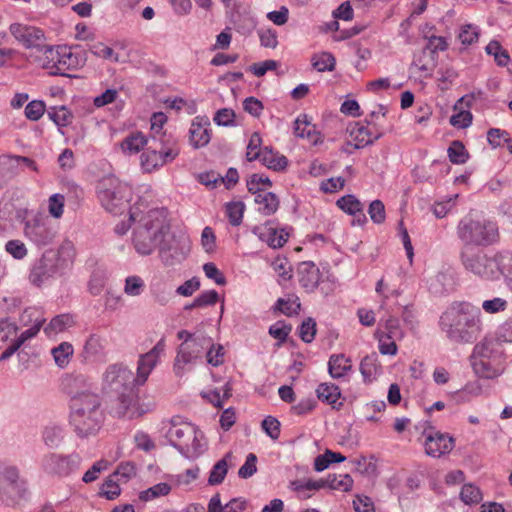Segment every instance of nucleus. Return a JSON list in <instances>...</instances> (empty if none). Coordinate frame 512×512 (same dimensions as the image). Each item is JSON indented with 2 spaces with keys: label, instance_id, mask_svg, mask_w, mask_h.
Masks as SVG:
<instances>
[{
  "label": "nucleus",
  "instance_id": "nucleus-1",
  "mask_svg": "<svg viewBox=\"0 0 512 512\" xmlns=\"http://www.w3.org/2000/svg\"><path fill=\"white\" fill-rule=\"evenodd\" d=\"M165 350V341L160 339L155 346L145 354L139 356L137 373L123 363H113L106 367L102 374V391L116 396L113 412L118 417L133 418L139 416L136 411V393L134 388L142 386L149 375L159 363Z\"/></svg>",
  "mask_w": 512,
  "mask_h": 512
},
{
  "label": "nucleus",
  "instance_id": "nucleus-2",
  "mask_svg": "<svg viewBox=\"0 0 512 512\" xmlns=\"http://www.w3.org/2000/svg\"><path fill=\"white\" fill-rule=\"evenodd\" d=\"M439 327L455 344H471L482 332L481 311L469 302H453L441 314Z\"/></svg>",
  "mask_w": 512,
  "mask_h": 512
},
{
  "label": "nucleus",
  "instance_id": "nucleus-3",
  "mask_svg": "<svg viewBox=\"0 0 512 512\" xmlns=\"http://www.w3.org/2000/svg\"><path fill=\"white\" fill-rule=\"evenodd\" d=\"M68 394L69 423L76 435L80 438L96 435L105 418L100 396L89 389L70 388Z\"/></svg>",
  "mask_w": 512,
  "mask_h": 512
},
{
  "label": "nucleus",
  "instance_id": "nucleus-4",
  "mask_svg": "<svg viewBox=\"0 0 512 512\" xmlns=\"http://www.w3.org/2000/svg\"><path fill=\"white\" fill-rule=\"evenodd\" d=\"M129 219L131 222L138 221L132 242L136 252L142 256L150 255L170 231L164 208L151 209L142 215L139 207L134 206L129 210Z\"/></svg>",
  "mask_w": 512,
  "mask_h": 512
},
{
  "label": "nucleus",
  "instance_id": "nucleus-5",
  "mask_svg": "<svg viewBox=\"0 0 512 512\" xmlns=\"http://www.w3.org/2000/svg\"><path fill=\"white\" fill-rule=\"evenodd\" d=\"M71 243H65L58 250H46L40 259L31 267L29 281L37 287L42 286L50 278L61 275L73 262Z\"/></svg>",
  "mask_w": 512,
  "mask_h": 512
},
{
  "label": "nucleus",
  "instance_id": "nucleus-6",
  "mask_svg": "<svg viewBox=\"0 0 512 512\" xmlns=\"http://www.w3.org/2000/svg\"><path fill=\"white\" fill-rule=\"evenodd\" d=\"M457 235L465 245L489 246L498 240L499 231L496 222L467 215L460 220Z\"/></svg>",
  "mask_w": 512,
  "mask_h": 512
},
{
  "label": "nucleus",
  "instance_id": "nucleus-7",
  "mask_svg": "<svg viewBox=\"0 0 512 512\" xmlns=\"http://www.w3.org/2000/svg\"><path fill=\"white\" fill-rule=\"evenodd\" d=\"M98 198L104 209L112 214H121L132 196L131 187L118 178L110 176L102 179L97 186Z\"/></svg>",
  "mask_w": 512,
  "mask_h": 512
},
{
  "label": "nucleus",
  "instance_id": "nucleus-8",
  "mask_svg": "<svg viewBox=\"0 0 512 512\" xmlns=\"http://www.w3.org/2000/svg\"><path fill=\"white\" fill-rule=\"evenodd\" d=\"M178 154L179 148L175 143L169 145L163 140V136L153 135L146 150L141 154V167L144 172L150 173L173 161Z\"/></svg>",
  "mask_w": 512,
  "mask_h": 512
},
{
  "label": "nucleus",
  "instance_id": "nucleus-9",
  "mask_svg": "<svg viewBox=\"0 0 512 512\" xmlns=\"http://www.w3.org/2000/svg\"><path fill=\"white\" fill-rule=\"evenodd\" d=\"M166 437L174 448H203L207 445L203 432L194 424L181 421L180 417L171 419Z\"/></svg>",
  "mask_w": 512,
  "mask_h": 512
},
{
  "label": "nucleus",
  "instance_id": "nucleus-10",
  "mask_svg": "<svg viewBox=\"0 0 512 512\" xmlns=\"http://www.w3.org/2000/svg\"><path fill=\"white\" fill-rule=\"evenodd\" d=\"M9 31L26 49H36L42 52L47 59L54 60V47L45 43L46 37L42 29L31 25L13 23L10 25Z\"/></svg>",
  "mask_w": 512,
  "mask_h": 512
},
{
  "label": "nucleus",
  "instance_id": "nucleus-11",
  "mask_svg": "<svg viewBox=\"0 0 512 512\" xmlns=\"http://www.w3.org/2000/svg\"><path fill=\"white\" fill-rule=\"evenodd\" d=\"M461 261L465 269L481 278L497 279L498 253L493 257L465 249L461 253Z\"/></svg>",
  "mask_w": 512,
  "mask_h": 512
},
{
  "label": "nucleus",
  "instance_id": "nucleus-12",
  "mask_svg": "<svg viewBox=\"0 0 512 512\" xmlns=\"http://www.w3.org/2000/svg\"><path fill=\"white\" fill-rule=\"evenodd\" d=\"M159 256L165 266H174L186 259L190 245L187 239L175 235L163 236L159 244Z\"/></svg>",
  "mask_w": 512,
  "mask_h": 512
},
{
  "label": "nucleus",
  "instance_id": "nucleus-13",
  "mask_svg": "<svg viewBox=\"0 0 512 512\" xmlns=\"http://www.w3.org/2000/svg\"><path fill=\"white\" fill-rule=\"evenodd\" d=\"M27 493V482L20 476L19 469L10 463L0 462V494L23 498Z\"/></svg>",
  "mask_w": 512,
  "mask_h": 512
},
{
  "label": "nucleus",
  "instance_id": "nucleus-14",
  "mask_svg": "<svg viewBox=\"0 0 512 512\" xmlns=\"http://www.w3.org/2000/svg\"><path fill=\"white\" fill-rule=\"evenodd\" d=\"M211 338L207 336L197 337L190 341V343H182L179 346L178 353L174 363V371L177 376L184 374V365L192 363L197 358H200L210 346Z\"/></svg>",
  "mask_w": 512,
  "mask_h": 512
},
{
  "label": "nucleus",
  "instance_id": "nucleus-15",
  "mask_svg": "<svg viewBox=\"0 0 512 512\" xmlns=\"http://www.w3.org/2000/svg\"><path fill=\"white\" fill-rule=\"evenodd\" d=\"M80 456L73 452L70 454L49 453L43 460V469L51 475L66 477L80 466Z\"/></svg>",
  "mask_w": 512,
  "mask_h": 512
},
{
  "label": "nucleus",
  "instance_id": "nucleus-16",
  "mask_svg": "<svg viewBox=\"0 0 512 512\" xmlns=\"http://www.w3.org/2000/svg\"><path fill=\"white\" fill-rule=\"evenodd\" d=\"M366 123L367 125L355 123L349 130L351 138L355 141V149L371 145L383 136V132L375 124L367 119Z\"/></svg>",
  "mask_w": 512,
  "mask_h": 512
},
{
  "label": "nucleus",
  "instance_id": "nucleus-17",
  "mask_svg": "<svg viewBox=\"0 0 512 512\" xmlns=\"http://www.w3.org/2000/svg\"><path fill=\"white\" fill-rule=\"evenodd\" d=\"M24 233L37 246H46L55 237V232L48 223L36 218L26 222Z\"/></svg>",
  "mask_w": 512,
  "mask_h": 512
},
{
  "label": "nucleus",
  "instance_id": "nucleus-18",
  "mask_svg": "<svg viewBox=\"0 0 512 512\" xmlns=\"http://www.w3.org/2000/svg\"><path fill=\"white\" fill-rule=\"evenodd\" d=\"M108 339L104 334L92 333L84 343L82 356L86 361L106 360Z\"/></svg>",
  "mask_w": 512,
  "mask_h": 512
},
{
  "label": "nucleus",
  "instance_id": "nucleus-19",
  "mask_svg": "<svg viewBox=\"0 0 512 512\" xmlns=\"http://www.w3.org/2000/svg\"><path fill=\"white\" fill-rule=\"evenodd\" d=\"M48 60L53 63L51 68L56 69L53 72L55 75H65L64 70H72L79 65L78 57L67 47H57V49H54V60ZM44 66L50 67L49 63H44Z\"/></svg>",
  "mask_w": 512,
  "mask_h": 512
},
{
  "label": "nucleus",
  "instance_id": "nucleus-20",
  "mask_svg": "<svg viewBox=\"0 0 512 512\" xmlns=\"http://www.w3.org/2000/svg\"><path fill=\"white\" fill-rule=\"evenodd\" d=\"M297 274L299 283L306 292H314L320 284V270L312 261L301 262L298 265Z\"/></svg>",
  "mask_w": 512,
  "mask_h": 512
},
{
  "label": "nucleus",
  "instance_id": "nucleus-21",
  "mask_svg": "<svg viewBox=\"0 0 512 512\" xmlns=\"http://www.w3.org/2000/svg\"><path fill=\"white\" fill-rule=\"evenodd\" d=\"M210 122L207 117H196L189 130L190 144L195 148L206 146L211 139Z\"/></svg>",
  "mask_w": 512,
  "mask_h": 512
},
{
  "label": "nucleus",
  "instance_id": "nucleus-22",
  "mask_svg": "<svg viewBox=\"0 0 512 512\" xmlns=\"http://www.w3.org/2000/svg\"><path fill=\"white\" fill-rule=\"evenodd\" d=\"M270 223L267 222L263 226L255 227L253 232L261 241L266 242L269 247L274 249L281 248L287 242L289 234L284 229L278 230L270 226Z\"/></svg>",
  "mask_w": 512,
  "mask_h": 512
},
{
  "label": "nucleus",
  "instance_id": "nucleus-23",
  "mask_svg": "<svg viewBox=\"0 0 512 512\" xmlns=\"http://www.w3.org/2000/svg\"><path fill=\"white\" fill-rule=\"evenodd\" d=\"M472 366L474 372L481 378L493 379L504 371L503 359H480L473 358Z\"/></svg>",
  "mask_w": 512,
  "mask_h": 512
},
{
  "label": "nucleus",
  "instance_id": "nucleus-24",
  "mask_svg": "<svg viewBox=\"0 0 512 512\" xmlns=\"http://www.w3.org/2000/svg\"><path fill=\"white\" fill-rule=\"evenodd\" d=\"M294 134L299 138H306L310 143L316 145L320 141V134L311 124L307 114H300L294 122Z\"/></svg>",
  "mask_w": 512,
  "mask_h": 512
},
{
  "label": "nucleus",
  "instance_id": "nucleus-25",
  "mask_svg": "<svg viewBox=\"0 0 512 512\" xmlns=\"http://www.w3.org/2000/svg\"><path fill=\"white\" fill-rule=\"evenodd\" d=\"M289 488L294 491L301 500L310 498L314 492L324 488L323 479L319 480H294L290 482Z\"/></svg>",
  "mask_w": 512,
  "mask_h": 512
},
{
  "label": "nucleus",
  "instance_id": "nucleus-26",
  "mask_svg": "<svg viewBox=\"0 0 512 512\" xmlns=\"http://www.w3.org/2000/svg\"><path fill=\"white\" fill-rule=\"evenodd\" d=\"M234 456L231 452H228L221 460L215 463L210 471L208 483L210 485H218L223 482L228 472V468L235 465L233 462Z\"/></svg>",
  "mask_w": 512,
  "mask_h": 512
},
{
  "label": "nucleus",
  "instance_id": "nucleus-27",
  "mask_svg": "<svg viewBox=\"0 0 512 512\" xmlns=\"http://www.w3.org/2000/svg\"><path fill=\"white\" fill-rule=\"evenodd\" d=\"M261 163L274 171H282L288 165L287 158L279 152L273 151L271 147L262 148V155L258 158Z\"/></svg>",
  "mask_w": 512,
  "mask_h": 512
},
{
  "label": "nucleus",
  "instance_id": "nucleus-28",
  "mask_svg": "<svg viewBox=\"0 0 512 512\" xmlns=\"http://www.w3.org/2000/svg\"><path fill=\"white\" fill-rule=\"evenodd\" d=\"M150 142L142 132H133L123 139L121 149L124 154L132 155L140 152Z\"/></svg>",
  "mask_w": 512,
  "mask_h": 512
},
{
  "label": "nucleus",
  "instance_id": "nucleus-29",
  "mask_svg": "<svg viewBox=\"0 0 512 512\" xmlns=\"http://www.w3.org/2000/svg\"><path fill=\"white\" fill-rule=\"evenodd\" d=\"M351 368V361L344 354H333L330 356L328 371L332 378L338 379L345 376Z\"/></svg>",
  "mask_w": 512,
  "mask_h": 512
},
{
  "label": "nucleus",
  "instance_id": "nucleus-30",
  "mask_svg": "<svg viewBox=\"0 0 512 512\" xmlns=\"http://www.w3.org/2000/svg\"><path fill=\"white\" fill-rule=\"evenodd\" d=\"M472 358L480 359H502V352L497 349V343L493 340H484L476 344Z\"/></svg>",
  "mask_w": 512,
  "mask_h": 512
},
{
  "label": "nucleus",
  "instance_id": "nucleus-31",
  "mask_svg": "<svg viewBox=\"0 0 512 512\" xmlns=\"http://www.w3.org/2000/svg\"><path fill=\"white\" fill-rule=\"evenodd\" d=\"M378 364V355L373 352L365 356L360 363V372L365 382L373 381L380 372Z\"/></svg>",
  "mask_w": 512,
  "mask_h": 512
},
{
  "label": "nucleus",
  "instance_id": "nucleus-32",
  "mask_svg": "<svg viewBox=\"0 0 512 512\" xmlns=\"http://www.w3.org/2000/svg\"><path fill=\"white\" fill-rule=\"evenodd\" d=\"M255 202L260 205L259 211L265 216L274 214L279 207V199L273 192L258 193Z\"/></svg>",
  "mask_w": 512,
  "mask_h": 512
},
{
  "label": "nucleus",
  "instance_id": "nucleus-33",
  "mask_svg": "<svg viewBox=\"0 0 512 512\" xmlns=\"http://www.w3.org/2000/svg\"><path fill=\"white\" fill-rule=\"evenodd\" d=\"M64 428L57 424L47 425L42 433L43 442L48 447H57L62 443Z\"/></svg>",
  "mask_w": 512,
  "mask_h": 512
},
{
  "label": "nucleus",
  "instance_id": "nucleus-34",
  "mask_svg": "<svg viewBox=\"0 0 512 512\" xmlns=\"http://www.w3.org/2000/svg\"><path fill=\"white\" fill-rule=\"evenodd\" d=\"M355 469L367 477H375L378 474L377 459L373 455L360 456L354 460Z\"/></svg>",
  "mask_w": 512,
  "mask_h": 512
},
{
  "label": "nucleus",
  "instance_id": "nucleus-35",
  "mask_svg": "<svg viewBox=\"0 0 512 512\" xmlns=\"http://www.w3.org/2000/svg\"><path fill=\"white\" fill-rule=\"evenodd\" d=\"M317 398L327 404H335L341 396L339 387L333 383H321L316 389Z\"/></svg>",
  "mask_w": 512,
  "mask_h": 512
},
{
  "label": "nucleus",
  "instance_id": "nucleus-36",
  "mask_svg": "<svg viewBox=\"0 0 512 512\" xmlns=\"http://www.w3.org/2000/svg\"><path fill=\"white\" fill-rule=\"evenodd\" d=\"M324 487H329L333 490H341L348 492L353 487V479L348 474L340 475H328L326 479H323Z\"/></svg>",
  "mask_w": 512,
  "mask_h": 512
},
{
  "label": "nucleus",
  "instance_id": "nucleus-37",
  "mask_svg": "<svg viewBox=\"0 0 512 512\" xmlns=\"http://www.w3.org/2000/svg\"><path fill=\"white\" fill-rule=\"evenodd\" d=\"M502 275L509 290L512 292V255L498 253L497 279Z\"/></svg>",
  "mask_w": 512,
  "mask_h": 512
},
{
  "label": "nucleus",
  "instance_id": "nucleus-38",
  "mask_svg": "<svg viewBox=\"0 0 512 512\" xmlns=\"http://www.w3.org/2000/svg\"><path fill=\"white\" fill-rule=\"evenodd\" d=\"M47 115L58 127H66L71 123L72 113L66 106H53L47 110Z\"/></svg>",
  "mask_w": 512,
  "mask_h": 512
},
{
  "label": "nucleus",
  "instance_id": "nucleus-39",
  "mask_svg": "<svg viewBox=\"0 0 512 512\" xmlns=\"http://www.w3.org/2000/svg\"><path fill=\"white\" fill-rule=\"evenodd\" d=\"M459 497L464 504L469 506L478 504L483 499L480 488L472 483H467L462 486Z\"/></svg>",
  "mask_w": 512,
  "mask_h": 512
},
{
  "label": "nucleus",
  "instance_id": "nucleus-40",
  "mask_svg": "<svg viewBox=\"0 0 512 512\" xmlns=\"http://www.w3.org/2000/svg\"><path fill=\"white\" fill-rule=\"evenodd\" d=\"M74 352L72 344L68 342H62L57 347H54L51 351L55 363L60 367L64 368L68 365L70 358Z\"/></svg>",
  "mask_w": 512,
  "mask_h": 512
},
{
  "label": "nucleus",
  "instance_id": "nucleus-41",
  "mask_svg": "<svg viewBox=\"0 0 512 512\" xmlns=\"http://www.w3.org/2000/svg\"><path fill=\"white\" fill-rule=\"evenodd\" d=\"M384 330H382L383 336H386L388 340H400L404 337V332L400 326L399 319L389 315L384 320Z\"/></svg>",
  "mask_w": 512,
  "mask_h": 512
},
{
  "label": "nucleus",
  "instance_id": "nucleus-42",
  "mask_svg": "<svg viewBox=\"0 0 512 512\" xmlns=\"http://www.w3.org/2000/svg\"><path fill=\"white\" fill-rule=\"evenodd\" d=\"M312 66L319 72L333 71L335 69V57L329 52H322L313 55Z\"/></svg>",
  "mask_w": 512,
  "mask_h": 512
},
{
  "label": "nucleus",
  "instance_id": "nucleus-43",
  "mask_svg": "<svg viewBox=\"0 0 512 512\" xmlns=\"http://www.w3.org/2000/svg\"><path fill=\"white\" fill-rule=\"evenodd\" d=\"M345 460V456L340 453H334L332 450H325L323 455L316 457L314 461V469L317 472H322L329 467L332 463H339Z\"/></svg>",
  "mask_w": 512,
  "mask_h": 512
},
{
  "label": "nucleus",
  "instance_id": "nucleus-44",
  "mask_svg": "<svg viewBox=\"0 0 512 512\" xmlns=\"http://www.w3.org/2000/svg\"><path fill=\"white\" fill-rule=\"evenodd\" d=\"M447 153H448L449 160L453 164H464L467 162V160L469 158V154H468L465 146L459 140H454L450 144V146L447 150Z\"/></svg>",
  "mask_w": 512,
  "mask_h": 512
},
{
  "label": "nucleus",
  "instance_id": "nucleus-45",
  "mask_svg": "<svg viewBox=\"0 0 512 512\" xmlns=\"http://www.w3.org/2000/svg\"><path fill=\"white\" fill-rule=\"evenodd\" d=\"M73 320L68 314H61L55 316L50 323L44 328V332L51 336L64 331L67 327L71 326Z\"/></svg>",
  "mask_w": 512,
  "mask_h": 512
},
{
  "label": "nucleus",
  "instance_id": "nucleus-46",
  "mask_svg": "<svg viewBox=\"0 0 512 512\" xmlns=\"http://www.w3.org/2000/svg\"><path fill=\"white\" fill-rule=\"evenodd\" d=\"M336 204L341 210L352 216L363 211L362 203L352 194L342 196Z\"/></svg>",
  "mask_w": 512,
  "mask_h": 512
},
{
  "label": "nucleus",
  "instance_id": "nucleus-47",
  "mask_svg": "<svg viewBox=\"0 0 512 512\" xmlns=\"http://www.w3.org/2000/svg\"><path fill=\"white\" fill-rule=\"evenodd\" d=\"M244 210L245 205L242 201L227 203L226 214L231 225L239 226L242 223Z\"/></svg>",
  "mask_w": 512,
  "mask_h": 512
},
{
  "label": "nucleus",
  "instance_id": "nucleus-48",
  "mask_svg": "<svg viewBox=\"0 0 512 512\" xmlns=\"http://www.w3.org/2000/svg\"><path fill=\"white\" fill-rule=\"evenodd\" d=\"M116 477L113 475H110L101 485L100 488V496L105 497L108 500H114L116 499L120 493L121 489L118 484V480H115Z\"/></svg>",
  "mask_w": 512,
  "mask_h": 512
},
{
  "label": "nucleus",
  "instance_id": "nucleus-49",
  "mask_svg": "<svg viewBox=\"0 0 512 512\" xmlns=\"http://www.w3.org/2000/svg\"><path fill=\"white\" fill-rule=\"evenodd\" d=\"M145 289L144 280L137 275L128 276L125 279L124 292L129 296H139Z\"/></svg>",
  "mask_w": 512,
  "mask_h": 512
},
{
  "label": "nucleus",
  "instance_id": "nucleus-50",
  "mask_svg": "<svg viewBox=\"0 0 512 512\" xmlns=\"http://www.w3.org/2000/svg\"><path fill=\"white\" fill-rule=\"evenodd\" d=\"M262 139L259 133L254 132L251 135L249 143L247 145L246 159L249 162L258 160L262 155V149L260 148Z\"/></svg>",
  "mask_w": 512,
  "mask_h": 512
},
{
  "label": "nucleus",
  "instance_id": "nucleus-51",
  "mask_svg": "<svg viewBox=\"0 0 512 512\" xmlns=\"http://www.w3.org/2000/svg\"><path fill=\"white\" fill-rule=\"evenodd\" d=\"M171 490V486L168 483L160 482L147 490L143 491L140 498L144 501H150L160 496L167 495Z\"/></svg>",
  "mask_w": 512,
  "mask_h": 512
},
{
  "label": "nucleus",
  "instance_id": "nucleus-52",
  "mask_svg": "<svg viewBox=\"0 0 512 512\" xmlns=\"http://www.w3.org/2000/svg\"><path fill=\"white\" fill-rule=\"evenodd\" d=\"M479 33L477 26L467 24L461 27L458 38L463 45H471L478 41Z\"/></svg>",
  "mask_w": 512,
  "mask_h": 512
},
{
  "label": "nucleus",
  "instance_id": "nucleus-53",
  "mask_svg": "<svg viewBox=\"0 0 512 512\" xmlns=\"http://www.w3.org/2000/svg\"><path fill=\"white\" fill-rule=\"evenodd\" d=\"M257 456L253 453H249L246 456L244 464L238 470V476L241 479H248L257 472Z\"/></svg>",
  "mask_w": 512,
  "mask_h": 512
},
{
  "label": "nucleus",
  "instance_id": "nucleus-54",
  "mask_svg": "<svg viewBox=\"0 0 512 512\" xmlns=\"http://www.w3.org/2000/svg\"><path fill=\"white\" fill-rule=\"evenodd\" d=\"M316 331V321L308 317L302 322L299 328V336L303 342L311 343L315 338Z\"/></svg>",
  "mask_w": 512,
  "mask_h": 512
},
{
  "label": "nucleus",
  "instance_id": "nucleus-55",
  "mask_svg": "<svg viewBox=\"0 0 512 512\" xmlns=\"http://www.w3.org/2000/svg\"><path fill=\"white\" fill-rule=\"evenodd\" d=\"M46 111L45 103L41 100H33L25 107V116L31 121H38Z\"/></svg>",
  "mask_w": 512,
  "mask_h": 512
},
{
  "label": "nucleus",
  "instance_id": "nucleus-56",
  "mask_svg": "<svg viewBox=\"0 0 512 512\" xmlns=\"http://www.w3.org/2000/svg\"><path fill=\"white\" fill-rule=\"evenodd\" d=\"M301 304L298 300V298H295L294 300H285L283 298H279L275 304V309L279 310L281 313H283L286 316H292L294 314H298V311L300 310Z\"/></svg>",
  "mask_w": 512,
  "mask_h": 512
},
{
  "label": "nucleus",
  "instance_id": "nucleus-57",
  "mask_svg": "<svg viewBox=\"0 0 512 512\" xmlns=\"http://www.w3.org/2000/svg\"><path fill=\"white\" fill-rule=\"evenodd\" d=\"M435 443L437 448H448L455 445V440L447 433L436 432L434 435L430 434L425 439V445Z\"/></svg>",
  "mask_w": 512,
  "mask_h": 512
},
{
  "label": "nucleus",
  "instance_id": "nucleus-58",
  "mask_svg": "<svg viewBox=\"0 0 512 512\" xmlns=\"http://www.w3.org/2000/svg\"><path fill=\"white\" fill-rule=\"evenodd\" d=\"M368 214L375 224L383 223L386 218L385 206L383 202L380 200L372 201L369 205Z\"/></svg>",
  "mask_w": 512,
  "mask_h": 512
},
{
  "label": "nucleus",
  "instance_id": "nucleus-59",
  "mask_svg": "<svg viewBox=\"0 0 512 512\" xmlns=\"http://www.w3.org/2000/svg\"><path fill=\"white\" fill-rule=\"evenodd\" d=\"M507 306L508 302L501 297L485 300L482 303V309L488 314L503 312L507 309Z\"/></svg>",
  "mask_w": 512,
  "mask_h": 512
},
{
  "label": "nucleus",
  "instance_id": "nucleus-60",
  "mask_svg": "<svg viewBox=\"0 0 512 512\" xmlns=\"http://www.w3.org/2000/svg\"><path fill=\"white\" fill-rule=\"evenodd\" d=\"M206 352L207 362L212 366H219L224 361V348L222 345L215 346L212 341Z\"/></svg>",
  "mask_w": 512,
  "mask_h": 512
},
{
  "label": "nucleus",
  "instance_id": "nucleus-61",
  "mask_svg": "<svg viewBox=\"0 0 512 512\" xmlns=\"http://www.w3.org/2000/svg\"><path fill=\"white\" fill-rule=\"evenodd\" d=\"M5 250L15 259L21 260L27 256V248L20 240H9L5 245Z\"/></svg>",
  "mask_w": 512,
  "mask_h": 512
},
{
  "label": "nucleus",
  "instance_id": "nucleus-62",
  "mask_svg": "<svg viewBox=\"0 0 512 512\" xmlns=\"http://www.w3.org/2000/svg\"><path fill=\"white\" fill-rule=\"evenodd\" d=\"M64 196L56 193L50 196L48 201V209L51 216L54 218H60L63 214L64 209Z\"/></svg>",
  "mask_w": 512,
  "mask_h": 512
},
{
  "label": "nucleus",
  "instance_id": "nucleus-63",
  "mask_svg": "<svg viewBox=\"0 0 512 512\" xmlns=\"http://www.w3.org/2000/svg\"><path fill=\"white\" fill-rule=\"evenodd\" d=\"M473 116L468 110H459L450 117V124L456 128H467L472 123Z\"/></svg>",
  "mask_w": 512,
  "mask_h": 512
},
{
  "label": "nucleus",
  "instance_id": "nucleus-64",
  "mask_svg": "<svg viewBox=\"0 0 512 512\" xmlns=\"http://www.w3.org/2000/svg\"><path fill=\"white\" fill-rule=\"evenodd\" d=\"M355 512H375L372 499L368 496L357 494L353 500Z\"/></svg>",
  "mask_w": 512,
  "mask_h": 512
}]
</instances>
